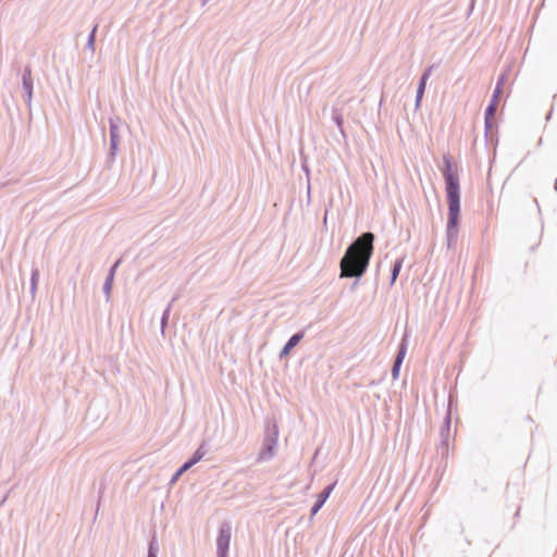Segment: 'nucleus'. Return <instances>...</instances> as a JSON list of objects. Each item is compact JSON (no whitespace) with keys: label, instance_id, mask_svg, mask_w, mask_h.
Segmentation results:
<instances>
[{"label":"nucleus","instance_id":"obj_1","mask_svg":"<svg viewBox=\"0 0 557 557\" xmlns=\"http://www.w3.org/2000/svg\"><path fill=\"white\" fill-rule=\"evenodd\" d=\"M374 234L366 232L358 236L346 249L341 259V274L343 277L359 280L367 272L370 259L373 255Z\"/></svg>","mask_w":557,"mask_h":557},{"label":"nucleus","instance_id":"obj_2","mask_svg":"<svg viewBox=\"0 0 557 557\" xmlns=\"http://www.w3.org/2000/svg\"><path fill=\"white\" fill-rule=\"evenodd\" d=\"M448 203V221L446 228L447 246L451 247L457 242L458 223L460 214V185L457 171L453 169L449 158H444V168L442 170Z\"/></svg>","mask_w":557,"mask_h":557},{"label":"nucleus","instance_id":"obj_3","mask_svg":"<svg viewBox=\"0 0 557 557\" xmlns=\"http://www.w3.org/2000/svg\"><path fill=\"white\" fill-rule=\"evenodd\" d=\"M278 441V428L275 423L268 424L264 432L262 447L258 454V461H268L273 458Z\"/></svg>","mask_w":557,"mask_h":557},{"label":"nucleus","instance_id":"obj_4","mask_svg":"<svg viewBox=\"0 0 557 557\" xmlns=\"http://www.w3.org/2000/svg\"><path fill=\"white\" fill-rule=\"evenodd\" d=\"M121 120L119 117H111L109 120L110 128V148H109V160L113 162L119 151V146L122 140V134L120 128Z\"/></svg>","mask_w":557,"mask_h":557},{"label":"nucleus","instance_id":"obj_5","mask_svg":"<svg viewBox=\"0 0 557 557\" xmlns=\"http://www.w3.org/2000/svg\"><path fill=\"white\" fill-rule=\"evenodd\" d=\"M232 536V525L230 522H223L219 529L216 537V555L218 557H227Z\"/></svg>","mask_w":557,"mask_h":557},{"label":"nucleus","instance_id":"obj_6","mask_svg":"<svg viewBox=\"0 0 557 557\" xmlns=\"http://www.w3.org/2000/svg\"><path fill=\"white\" fill-rule=\"evenodd\" d=\"M22 86L24 90L25 102L28 107H30L33 99L34 81L32 77V70L29 66H26L23 71Z\"/></svg>","mask_w":557,"mask_h":557},{"label":"nucleus","instance_id":"obj_7","mask_svg":"<svg viewBox=\"0 0 557 557\" xmlns=\"http://www.w3.org/2000/svg\"><path fill=\"white\" fill-rule=\"evenodd\" d=\"M406 352H407V343H406V338H404L399 345L398 352L395 357V360H394V363L392 367V376L394 380H397L399 376L400 367L405 359Z\"/></svg>","mask_w":557,"mask_h":557},{"label":"nucleus","instance_id":"obj_8","mask_svg":"<svg viewBox=\"0 0 557 557\" xmlns=\"http://www.w3.org/2000/svg\"><path fill=\"white\" fill-rule=\"evenodd\" d=\"M304 336H305V331H299V332L295 333L294 335H292L289 337V339L286 342V344L283 346V348L281 349V351L278 354L280 359L287 357L289 355L290 350L300 343V341L304 338Z\"/></svg>","mask_w":557,"mask_h":557},{"label":"nucleus","instance_id":"obj_9","mask_svg":"<svg viewBox=\"0 0 557 557\" xmlns=\"http://www.w3.org/2000/svg\"><path fill=\"white\" fill-rule=\"evenodd\" d=\"M334 486H335V483L327 485L318 495V498H317L315 503L313 504V506L311 507V510H310L311 517L315 516L318 513V511L322 508V506L325 504V502L330 497L331 493L333 492Z\"/></svg>","mask_w":557,"mask_h":557},{"label":"nucleus","instance_id":"obj_10","mask_svg":"<svg viewBox=\"0 0 557 557\" xmlns=\"http://www.w3.org/2000/svg\"><path fill=\"white\" fill-rule=\"evenodd\" d=\"M178 299V296L175 295L171 301L168 304L166 308L164 309L163 313H162V317H161V334L162 336L165 335V327L168 325V322H169V319H170V313H171V310H172V307H173V304Z\"/></svg>","mask_w":557,"mask_h":557},{"label":"nucleus","instance_id":"obj_11","mask_svg":"<svg viewBox=\"0 0 557 557\" xmlns=\"http://www.w3.org/2000/svg\"><path fill=\"white\" fill-rule=\"evenodd\" d=\"M405 257L397 258L391 269L389 286H393L401 271Z\"/></svg>","mask_w":557,"mask_h":557},{"label":"nucleus","instance_id":"obj_12","mask_svg":"<svg viewBox=\"0 0 557 557\" xmlns=\"http://www.w3.org/2000/svg\"><path fill=\"white\" fill-rule=\"evenodd\" d=\"M332 120L336 124L339 132L344 135V117L338 109H332Z\"/></svg>","mask_w":557,"mask_h":557},{"label":"nucleus","instance_id":"obj_13","mask_svg":"<svg viewBox=\"0 0 557 557\" xmlns=\"http://www.w3.org/2000/svg\"><path fill=\"white\" fill-rule=\"evenodd\" d=\"M208 453L207 443L202 442L199 447L194 451L190 457L196 463H198Z\"/></svg>","mask_w":557,"mask_h":557},{"label":"nucleus","instance_id":"obj_14","mask_svg":"<svg viewBox=\"0 0 557 557\" xmlns=\"http://www.w3.org/2000/svg\"><path fill=\"white\" fill-rule=\"evenodd\" d=\"M159 554V543L156 534L151 537L148 544V553L147 557H158Z\"/></svg>","mask_w":557,"mask_h":557},{"label":"nucleus","instance_id":"obj_15","mask_svg":"<svg viewBox=\"0 0 557 557\" xmlns=\"http://www.w3.org/2000/svg\"><path fill=\"white\" fill-rule=\"evenodd\" d=\"M38 280H39V270L37 268H34L32 270V275H30V295L33 298H35V295H36Z\"/></svg>","mask_w":557,"mask_h":557},{"label":"nucleus","instance_id":"obj_16","mask_svg":"<svg viewBox=\"0 0 557 557\" xmlns=\"http://www.w3.org/2000/svg\"><path fill=\"white\" fill-rule=\"evenodd\" d=\"M97 29H98V24H96L91 32L89 33L88 35V38H87V42H86V46H85V49H88L91 51V53L95 52V40H96V33H97Z\"/></svg>","mask_w":557,"mask_h":557},{"label":"nucleus","instance_id":"obj_17","mask_svg":"<svg viewBox=\"0 0 557 557\" xmlns=\"http://www.w3.org/2000/svg\"><path fill=\"white\" fill-rule=\"evenodd\" d=\"M112 286H113V280H111V277H106L103 286H102V290H103V294L106 295L107 300H109L111 297Z\"/></svg>","mask_w":557,"mask_h":557},{"label":"nucleus","instance_id":"obj_18","mask_svg":"<svg viewBox=\"0 0 557 557\" xmlns=\"http://www.w3.org/2000/svg\"><path fill=\"white\" fill-rule=\"evenodd\" d=\"M425 86L426 85L418 84L417 95H416V108H419V106L421 103L422 97L425 91Z\"/></svg>","mask_w":557,"mask_h":557},{"label":"nucleus","instance_id":"obj_19","mask_svg":"<svg viewBox=\"0 0 557 557\" xmlns=\"http://www.w3.org/2000/svg\"><path fill=\"white\" fill-rule=\"evenodd\" d=\"M497 106L493 103V101H490L488 106L485 109V119H494L495 112H496Z\"/></svg>","mask_w":557,"mask_h":557},{"label":"nucleus","instance_id":"obj_20","mask_svg":"<svg viewBox=\"0 0 557 557\" xmlns=\"http://www.w3.org/2000/svg\"><path fill=\"white\" fill-rule=\"evenodd\" d=\"M433 71V66H429L421 75L419 84L426 85L428 79L430 78Z\"/></svg>","mask_w":557,"mask_h":557},{"label":"nucleus","instance_id":"obj_21","mask_svg":"<svg viewBox=\"0 0 557 557\" xmlns=\"http://www.w3.org/2000/svg\"><path fill=\"white\" fill-rule=\"evenodd\" d=\"M433 71V66H429L421 75L419 84L426 85L428 79L430 78Z\"/></svg>","mask_w":557,"mask_h":557},{"label":"nucleus","instance_id":"obj_22","mask_svg":"<svg viewBox=\"0 0 557 557\" xmlns=\"http://www.w3.org/2000/svg\"><path fill=\"white\" fill-rule=\"evenodd\" d=\"M120 264H121V259L116 260L114 262V264L109 269L107 277H111V280L114 281L115 272H116L117 268L120 267Z\"/></svg>","mask_w":557,"mask_h":557},{"label":"nucleus","instance_id":"obj_23","mask_svg":"<svg viewBox=\"0 0 557 557\" xmlns=\"http://www.w3.org/2000/svg\"><path fill=\"white\" fill-rule=\"evenodd\" d=\"M186 471H187V469L182 465V466L177 469V471L174 473V475H173V478H172L171 482H172V483H173V482H175V481H176V480H177V479H178V478H180L184 472H186Z\"/></svg>","mask_w":557,"mask_h":557},{"label":"nucleus","instance_id":"obj_24","mask_svg":"<svg viewBox=\"0 0 557 557\" xmlns=\"http://www.w3.org/2000/svg\"><path fill=\"white\" fill-rule=\"evenodd\" d=\"M500 94H502V91H499V88H495L493 91L491 101H493V103L496 106H497Z\"/></svg>","mask_w":557,"mask_h":557},{"label":"nucleus","instance_id":"obj_25","mask_svg":"<svg viewBox=\"0 0 557 557\" xmlns=\"http://www.w3.org/2000/svg\"><path fill=\"white\" fill-rule=\"evenodd\" d=\"M504 83H505V75H502L498 78L495 88H499V91H502Z\"/></svg>","mask_w":557,"mask_h":557},{"label":"nucleus","instance_id":"obj_26","mask_svg":"<svg viewBox=\"0 0 557 557\" xmlns=\"http://www.w3.org/2000/svg\"><path fill=\"white\" fill-rule=\"evenodd\" d=\"M195 465H196V462H195L191 458H189L187 461H185V462L183 463V466H184L187 470H189V469H190L191 467H194Z\"/></svg>","mask_w":557,"mask_h":557},{"label":"nucleus","instance_id":"obj_27","mask_svg":"<svg viewBox=\"0 0 557 557\" xmlns=\"http://www.w3.org/2000/svg\"><path fill=\"white\" fill-rule=\"evenodd\" d=\"M195 465H196V462H195L191 458H189L187 461H185V462L183 463V466H184L187 470H189V469H190L191 467H194Z\"/></svg>","mask_w":557,"mask_h":557},{"label":"nucleus","instance_id":"obj_28","mask_svg":"<svg viewBox=\"0 0 557 557\" xmlns=\"http://www.w3.org/2000/svg\"><path fill=\"white\" fill-rule=\"evenodd\" d=\"M493 120L494 119L485 120V129H486V132L493 126Z\"/></svg>","mask_w":557,"mask_h":557},{"label":"nucleus","instance_id":"obj_29","mask_svg":"<svg viewBox=\"0 0 557 557\" xmlns=\"http://www.w3.org/2000/svg\"><path fill=\"white\" fill-rule=\"evenodd\" d=\"M210 0H201L202 5H206Z\"/></svg>","mask_w":557,"mask_h":557},{"label":"nucleus","instance_id":"obj_30","mask_svg":"<svg viewBox=\"0 0 557 557\" xmlns=\"http://www.w3.org/2000/svg\"><path fill=\"white\" fill-rule=\"evenodd\" d=\"M552 112H553V111L550 110V111H549V113H548V114H547V116H546V120H549V119H550V116H552Z\"/></svg>","mask_w":557,"mask_h":557},{"label":"nucleus","instance_id":"obj_31","mask_svg":"<svg viewBox=\"0 0 557 557\" xmlns=\"http://www.w3.org/2000/svg\"><path fill=\"white\" fill-rule=\"evenodd\" d=\"M537 145H539V146H540V145H542V138H540V139H539Z\"/></svg>","mask_w":557,"mask_h":557},{"label":"nucleus","instance_id":"obj_32","mask_svg":"<svg viewBox=\"0 0 557 557\" xmlns=\"http://www.w3.org/2000/svg\"><path fill=\"white\" fill-rule=\"evenodd\" d=\"M98 511H99V505L96 508V515L98 513Z\"/></svg>","mask_w":557,"mask_h":557},{"label":"nucleus","instance_id":"obj_33","mask_svg":"<svg viewBox=\"0 0 557 557\" xmlns=\"http://www.w3.org/2000/svg\"><path fill=\"white\" fill-rule=\"evenodd\" d=\"M555 189L557 190V180H556V183H555Z\"/></svg>","mask_w":557,"mask_h":557},{"label":"nucleus","instance_id":"obj_34","mask_svg":"<svg viewBox=\"0 0 557 557\" xmlns=\"http://www.w3.org/2000/svg\"><path fill=\"white\" fill-rule=\"evenodd\" d=\"M350 557H354V556H350Z\"/></svg>","mask_w":557,"mask_h":557}]
</instances>
